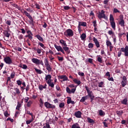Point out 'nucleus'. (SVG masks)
Listing matches in <instances>:
<instances>
[{
    "mask_svg": "<svg viewBox=\"0 0 128 128\" xmlns=\"http://www.w3.org/2000/svg\"><path fill=\"white\" fill-rule=\"evenodd\" d=\"M121 50L118 52V56L120 57L122 56V52H124V56H128V46H126L125 48H120Z\"/></svg>",
    "mask_w": 128,
    "mask_h": 128,
    "instance_id": "f257e3e1",
    "label": "nucleus"
},
{
    "mask_svg": "<svg viewBox=\"0 0 128 128\" xmlns=\"http://www.w3.org/2000/svg\"><path fill=\"white\" fill-rule=\"evenodd\" d=\"M64 34L66 38H72L74 36V31L72 29H67Z\"/></svg>",
    "mask_w": 128,
    "mask_h": 128,
    "instance_id": "f03ea898",
    "label": "nucleus"
},
{
    "mask_svg": "<svg viewBox=\"0 0 128 128\" xmlns=\"http://www.w3.org/2000/svg\"><path fill=\"white\" fill-rule=\"evenodd\" d=\"M110 22L112 28L116 30V22H114V16L112 14L110 16Z\"/></svg>",
    "mask_w": 128,
    "mask_h": 128,
    "instance_id": "7ed1b4c3",
    "label": "nucleus"
},
{
    "mask_svg": "<svg viewBox=\"0 0 128 128\" xmlns=\"http://www.w3.org/2000/svg\"><path fill=\"white\" fill-rule=\"evenodd\" d=\"M32 62H33L34 64H36L37 66H40V64H41V66H44V62H42V60H38L36 58H33L32 59Z\"/></svg>",
    "mask_w": 128,
    "mask_h": 128,
    "instance_id": "20e7f679",
    "label": "nucleus"
},
{
    "mask_svg": "<svg viewBox=\"0 0 128 128\" xmlns=\"http://www.w3.org/2000/svg\"><path fill=\"white\" fill-rule=\"evenodd\" d=\"M120 20H118V24L122 26V28H124V15L120 14L119 16Z\"/></svg>",
    "mask_w": 128,
    "mask_h": 128,
    "instance_id": "39448f33",
    "label": "nucleus"
},
{
    "mask_svg": "<svg viewBox=\"0 0 128 128\" xmlns=\"http://www.w3.org/2000/svg\"><path fill=\"white\" fill-rule=\"evenodd\" d=\"M80 26H86V22H78V28L80 33L82 32V28Z\"/></svg>",
    "mask_w": 128,
    "mask_h": 128,
    "instance_id": "423d86ee",
    "label": "nucleus"
},
{
    "mask_svg": "<svg viewBox=\"0 0 128 128\" xmlns=\"http://www.w3.org/2000/svg\"><path fill=\"white\" fill-rule=\"evenodd\" d=\"M104 10H102L101 12H99L98 14V18L100 19V18H104L105 20L106 18V14H104Z\"/></svg>",
    "mask_w": 128,
    "mask_h": 128,
    "instance_id": "0eeeda50",
    "label": "nucleus"
},
{
    "mask_svg": "<svg viewBox=\"0 0 128 128\" xmlns=\"http://www.w3.org/2000/svg\"><path fill=\"white\" fill-rule=\"evenodd\" d=\"M4 62L8 64H12V58H10V56L4 58Z\"/></svg>",
    "mask_w": 128,
    "mask_h": 128,
    "instance_id": "6e6552de",
    "label": "nucleus"
},
{
    "mask_svg": "<svg viewBox=\"0 0 128 128\" xmlns=\"http://www.w3.org/2000/svg\"><path fill=\"white\" fill-rule=\"evenodd\" d=\"M44 106L46 108H56V106L48 102H46L44 103Z\"/></svg>",
    "mask_w": 128,
    "mask_h": 128,
    "instance_id": "1a4fd4ad",
    "label": "nucleus"
},
{
    "mask_svg": "<svg viewBox=\"0 0 128 128\" xmlns=\"http://www.w3.org/2000/svg\"><path fill=\"white\" fill-rule=\"evenodd\" d=\"M54 48H56V50H57L58 52H62V54H66L64 52V49H62V48L61 47V46H58L56 44H54Z\"/></svg>",
    "mask_w": 128,
    "mask_h": 128,
    "instance_id": "9d476101",
    "label": "nucleus"
},
{
    "mask_svg": "<svg viewBox=\"0 0 128 128\" xmlns=\"http://www.w3.org/2000/svg\"><path fill=\"white\" fill-rule=\"evenodd\" d=\"M58 78L60 80H63L61 82H66V80H68V76L66 75H62L58 76Z\"/></svg>",
    "mask_w": 128,
    "mask_h": 128,
    "instance_id": "9b49d317",
    "label": "nucleus"
},
{
    "mask_svg": "<svg viewBox=\"0 0 128 128\" xmlns=\"http://www.w3.org/2000/svg\"><path fill=\"white\" fill-rule=\"evenodd\" d=\"M82 114L80 110L76 111L74 114V116H76V118H82Z\"/></svg>",
    "mask_w": 128,
    "mask_h": 128,
    "instance_id": "f8f14e48",
    "label": "nucleus"
},
{
    "mask_svg": "<svg viewBox=\"0 0 128 128\" xmlns=\"http://www.w3.org/2000/svg\"><path fill=\"white\" fill-rule=\"evenodd\" d=\"M93 42H94L96 48H98L100 46V42H98V39L95 37L93 38Z\"/></svg>",
    "mask_w": 128,
    "mask_h": 128,
    "instance_id": "ddd939ff",
    "label": "nucleus"
},
{
    "mask_svg": "<svg viewBox=\"0 0 128 128\" xmlns=\"http://www.w3.org/2000/svg\"><path fill=\"white\" fill-rule=\"evenodd\" d=\"M105 76H108V80H110L111 82H114V78H112V77L110 78V73L109 72H108L106 74Z\"/></svg>",
    "mask_w": 128,
    "mask_h": 128,
    "instance_id": "4468645a",
    "label": "nucleus"
},
{
    "mask_svg": "<svg viewBox=\"0 0 128 128\" xmlns=\"http://www.w3.org/2000/svg\"><path fill=\"white\" fill-rule=\"evenodd\" d=\"M46 83L48 84L49 86L52 88H54V82H52V80H48L46 82Z\"/></svg>",
    "mask_w": 128,
    "mask_h": 128,
    "instance_id": "2eb2a0df",
    "label": "nucleus"
},
{
    "mask_svg": "<svg viewBox=\"0 0 128 128\" xmlns=\"http://www.w3.org/2000/svg\"><path fill=\"white\" fill-rule=\"evenodd\" d=\"M59 42L62 44V46H68L66 42L62 39L60 40Z\"/></svg>",
    "mask_w": 128,
    "mask_h": 128,
    "instance_id": "dca6fc26",
    "label": "nucleus"
},
{
    "mask_svg": "<svg viewBox=\"0 0 128 128\" xmlns=\"http://www.w3.org/2000/svg\"><path fill=\"white\" fill-rule=\"evenodd\" d=\"M3 34L6 38H10V31L8 30H4Z\"/></svg>",
    "mask_w": 128,
    "mask_h": 128,
    "instance_id": "f3484780",
    "label": "nucleus"
},
{
    "mask_svg": "<svg viewBox=\"0 0 128 128\" xmlns=\"http://www.w3.org/2000/svg\"><path fill=\"white\" fill-rule=\"evenodd\" d=\"M24 14L26 16H28L29 20H32V16H30V14L26 11H24Z\"/></svg>",
    "mask_w": 128,
    "mask_h": 128,
    "instance_id": "a211bd4d",
    "label": "nucleus"
},
{
    "mask_svg": "<svg viewBox=\"0 0 128 128\" xmlns=\"http://www.w3.org/2000/svg\"><path fill=\"white\" fill-rule=\"evenodd\" d=\"M46 66V70H48V72H50L52 70V68L50 66V64H49V65H47Z\"/></svg>",
    "mask_w": 128,
    "mask_h": 128,
    "instance_id": "6ab92c4d",
    "label": "nucleus"
},
{
    "mask_svg": "<svg viewBox=\"0 0 128 128\" xmlns=\"http://www.w3.org/2000/svg\"><path fill=\"white\" fill-rule=\"evenodd\" d=\"M88 96H83V97H82V98L80 100V102H86V100H88Z\"/></svg>",
    "mask_w": 128,
    "mask_h": 128,
    "instance_id": "aec40b11",
    "label": "nucleus"
},
{
    "mask_svg": "<svg viewBox=\"0 0 128 128\" xmlns=\"http://www.w3.org/2000/svg\"><path fill=\"white\" fill-rule=\"evenodd\" d=\"M80 38L82 40H86V34L84 33H83L80 35Z\"/></svg>",
    "mask_w": 128,
    "mask_h": 128,
    "instance_id": "412c9836",
    "label": "nucleus"
},
{
    "mask_svg": "<svg viewBox=\"0 0 128 128\" xmlns=\"http://www.w3.org/2000/svg\"><path fill=\"white\" fill-rule=\"evenodd\" d=\"M34 70H35V72H36V74H42L44 73L42 70L38 69L36 68H34Z\"/></svg>",
    "mask_w": 128,
    "mask_h": 128,
    "instance_id": "4be33fe9",
    "label": "nucleus"
},
{
    "mask_svg": "<svg viewBox=\"0 0 128 128\" xmlns=\"http://www.w3.org/2000/svg\"><path fill=\"white\" fill-rule=\"evenodd\" d=\"M62 50H64L65 52H68V54H70V51L69 50L70 48H68V46H63Z\"/></svg>",
    "mask_w": 128,
    "mask_h": 128,
    "instance_id": "5701e85b",
    "label": "nucleus"
},
{
    "mask_svg": "<svg viewBox=\"0 0 128 128\" xmlns=\"http://www.w3.org/2000/svg\"><path fill=\"white\" fill-rule=\"evenodd\" d=\"M35 38H36L40 42H44V38H42L40 34L35 36Z\"/></svg>",
    "mask_w": 128,
    "mask_h": 128,
    "instance_id": "b1692460",
    "label": "nucleus"
},
{
    "mask_svg": "<svg viewBox=\"0 0 128 128\" xmlns=\"http://www.w3.org/2000/svg\"><path fill=\"white\" fill-rule=\"evenodd\" d=\"M73 82H74V84H76L78 86H80L82 84L80 80H78L76 78H74L73 80Z\"/></svg>",
    "mask_w": 128,
    "mask_h": 128,
    "instance_id": "393cba45",
    "label": "nucleus"
},
{
    "mask_svg": "<svg viewBox=\"0 0 128 128\" xmlns=\"http://www.w3.org/2000/svg\"><path fill=\"white\" fill-rule=\"evenodd\" d=\"M121 104H122L126 106V104H128V98H124L121 101Z\"/></svg>",
    "mask_w": 128,
    "mask_h": 128,
    "instance_id": "a878e982",
    "label": "nucleus"
},
{
    "mask_svg": "<svg viewBox=\"0 0 128 128\" xmlns=\"http://www.w3.org/2000/svg\"><path fill=\"white\" fill-rule=\"evenodd\" d=\"M87 120L89 124H94V120L90 118V117L87 118Z\"/></svg>",
    "mask_w": 128,
    "mask_h": 128,
    "instance_id": "bb28decb",
    "label": "nucleus"
},
{
    "mask_svg": "<svg viewBox=\"0 0 128 128\" xmlns=\"http://www.w3.org/2000/svg\"><path fill=\"white\" fill-rule=\"evenodd\" d=\"M19 67L23 68V70H26L28 68V66L24 64H20Z\"/></svg>",
    "mask_w": 128,
    "mask_h": 128,
    "instance_id": "cd10ccee",
    "label": "nucleus"
},
{
    "mask_svg": "<svg viewBox=\"0 0 128 128\" xmlns=\"http://www.w3.org/2000/svg\"><path fill=\"white\" fill-rule=\"evenodd\" d=\"M44 64L45 65V66H48L50 64V62H48V58H44Z\"/></svg>",
    "mask_w": 128,
    "mask_h": 128,
    "instance_id": "c85d7f7f",
    "label": "nucleus"
},
{
    "mask_svg": "<svg viewBox=\"0 0 128 128\" xmlns=\"http://www.w3.org/2000/svg\"><path fill=\"white\" fill-rule=\"evenodd\" d=\"M88 96L90 98H94V94L92 92L90 91V93L88 94Z\"/></svg>",
    "mask_w": 128,
    "mask_h": 128,
    "instance_id": "c756f323",
    "label": "nucleus"
},
{
    "mask_svg": "<svg viewBox=\"0 0 128 128\" xmlns=\"http://www.w3.org/2000/svg\"><path fill=\"white\" fill-rule=\"evenodd\" d=\"M52 78V76L50 74H48L46 76V80H50Z\"/></svg>",
    "mask_w": 128,
    "mask_h": 128,
    "instance_id": "7c9ffc66",
    "label": "nucleus"
},
{
    "mask_svg": "<svg viewBox=\"0 0 128 128\" xmlns=\"http://www.w3.org/2000/svg\"><path fill=\"white\" fill-rule=\"evenodd\" d=\"M104 114H104V112L102 110H99V116H104Z\"/></svg>",
    "mask_w": 128,
    "mask_h": 128,
    "instance_id": "2f4dec72",
    "label": "nucleus"
},
{
    "mask_svg": "<svg viewBox=\"0 0 128 128\" xmlns=\"http://www.w3.org/2000/svg\"><path fill=\"white\" fill-rule=\"evenodd\" d=\"M14 90L16 92L15 94H20V89L18 88H15Z\"/></svg>",
    "mask_w": 128,
    "mask_h": 128,
    "instance_id": "473e14b6",
    "label": "nucleus"
},
{
    "mask_svg": "<svg viewBox=\"0 0 128 128\" xmlns=\"http://www.w3.org/2000/svg\"><path fill=\"white\" fill-rule=\"evenodd\" d=\"M13 6H14V8H18V10H22V8H20V7L18 6L16 4H14Z\"/></svg>",
    "mask_w": 128,
    "mask_h": 128,
    "instance_id": "72a5a7b5",
    "label": "nucleus"
},
{
    "mask_svg": "<svg viewBox=\"0 0 128 128\" xmlns=\"http://www.w3.org/2000/svg\"><path fill=\"white\" fill-rule=\"evenodd\" d=\"M106 46H112V42L110 41V40H106Z\"/></svg>",
    "mask_w": 128,
    "mask_h": 128,
    "instance_id": "f704fd0d",
    "label": "nucleus"
},
{
    "mask_svg": "<svg viewBox=\"0 0 128 128\" xmlns=\"http://www.w3.org/2000/svg\"><path fill=\"white\" fill-rule=\"evenodd\" d=\"M113 12L114 14H116L117 12H118V14H120V12L118 10V8H114Z\"/></svg>",
    "mask_w": 128,
    "mask_h": 128,
    "instance_id": "c9c22d12",
    "label": "nucleus"
},
{
    "mask_svg": "<svg viewBox=\"0 0 128 128\" xmlns=\"http://www.w3.org/2000/svg\"><path fill=\"white\" fill-rule=\"evenodd\" d=\"M38 44V46H41L42 48H44V50L46 49V46H44V44L42 43V42H39Z\"/></svg>",
    "mask_w": 128,
    "mask_h": 128,
    "instance_id": "e433bc0d",
    "label": "nucleus"
},
{
    "mask_svg": "<svg viewBox=\"0 0 128 128\" xmlns=\"http://www.w3.org/2000/svg\"><path fill=\"white\" fill-rule=\"evenodd\" d=\"M97 60L100 64H102V58H100V56L98 57L97 58Z\"/></svg>",
    "mask_w": 128,
    "mask_h": 128,
    "instance_id": "4c0bfd02",
    "label": "nucleus"
},
{
    "mask_svg": "<svg viewBox=\"0 0 128 128\" xmlns=\"http://www.w3.org/2000/svg\"><path fill=\"white\" fill-rule=\"evenodd\" d=\"M21 106H22V104H20V102H18L17 106L16 107V110H20V108Z\"/></svg>",
    "mask_w": 128,
    "mask_h": 128,
    "instance_id": "58836bf2",
    "label": "nucleus"
},
{
    "mask_svg": "<svg viewBox=\"0 0 128 128\" xmlns=\"http://www.w3.org/2000/svg\"><path fill=\"white\" fill-rule=\"evenodd\" d=\"M126 82L127 81H122V88H124V86H126Z\"/></svg>",
    "mask_w": 128,
    "mask_h": 128,
    "instance_id": "ea45409f",
    "label": "nucleus"
},
{
    "mask_svg": "<svg viewBox=\"0 0 128 128\" xmlns=\"http://www.w3.org/2000/svg\"><path fill=\"white\" fill-rule=\"evenodd\" d=\"M116 114L118 116H122L124 114V112L122 110L116 111Z\"/></svg>",
    "mask_w": 128,
    "mask_h": 128,
    "instance_id": "a19ab883",
    "label": "nucleus"
},
{
    "mask_svg": "<svg viewBox=\"0 0 128 128\" xmlns=\"http://www.w3.org/2000/svg\"><path fill=\"white\" fill-rule=\"evenodd\" d=\"M68 100H67V104H71L72 102V98L70 97H68Z\"/></svg>",
    "mask_w": 128,
    "mask_h": 128,
    "instance_id": "79ce46f5",
    "label": "nucleus"
},
{
    "mask_svg": "<svg viewBox=\"0 0 128 128\" xmlns=\"http://www.w3.org/2000/svg\"><path fill=\"white\" fill-rule=\"evenodd\" d=\"M64 107V102H61L60 104L59 108H62Z\"/></svg>",
    "mask_w": 128,
    "mask_h": 128,
    "instance_id": "37998d69",
    "label": "nucleus"
},
{
    "mask_svg": "<svg viewBox=\"0 0 128 128\" xmlns=\"http://www.w3.org/2000/svg\"><path fill=\"white\" fill-rule=\"evenodd\" d=\"M4 116H6V118H8L10 116V114H8V111H5L4 112Z\"/></svg>",
    "mask_w": 128,
    "mask_h": 128,
    "instance_id": "c03bdc74",
    "label": "nucleus"
},
{
    "mask_svg": "<svg viewBox=\"0 0 128 128\" xmlns=\"http://www.w3.org/2000/svg\"><path fill=\"white\" fill-rule=\"evenodd\" d=\"M88 48H94V44L92 43H89L88 44Z\"/></svg>",
    "mask_w": 128,
    "mask_h": 128,
    "instance_id": "a18cd8bd",
    "label": "nucleus"
},
{
    "mask_svg": "<svg viewBox=\"0 0 128 128\" xmlns=\"http://www.w3.org/2000/svg\"><path fill=\"white\" fill-rule=\"evenodd\" d=\"M43 128H50V124L46 123V126H44Z\"/></svg>",
    "mask_w": 128,
    "mask_h": 128,
    "instance_id": "49530a36",
    "label": "nucleus"
},
{
    "mask_svg": "<svg viewBox=\"0 0 128 128\" xmlns=\"http://www.w3.org/2000/svg\"><path fill=\"white\" fill-rule=\"evenodd\" d=\"M104 86L103 82H101L98 83V88H102V86Z\"/></svg>",
    "mask_w": 128,
    "mask_h": 128,
    "instance_id": "de8ad7c7",
    "label": "nucleus"
},
{
    "mask_svg": "<svg viewBox=\"0 0 128 128\" xmlns=\"http://www.w3.org/2000/svg\"><path fill=\"white\" fill-rule=\"evenodd\" d=\"M32 101H29L28 102H27V106L28 108H30V106H32Z\"/></svg>",
    "mask_w": 128,
    "mask_h": 128,
    "instance_id": "09e8293b",
    "label": "nucleus"
},
{
    "mask_svg": "<svg viewBox=\"0 0 128 128\" xmlns=\"http://www.w3.org/2000/svg\"><path fill=\"white\" fill-rule=\"evenodd\" d=\"M64 8L65 10H70V7L68 6H64Z\"/></svg>",
    "mask_w": 128,
    "mask_h": 128,
    "instance_id": "8fccbe9b",
    "label": "nucleus"
},
{
    "mask_svg": "<svg viewBox=\"0 0 128 128\" xmlns=\"http://www.w3.org/2000/svg\"><path fill=\"white\" fill-rule=\"evenodd\" d=\"M38 88H39L40 90H43L44 88V86H42V85H40L38 86Z\"/></svg>",
    "mask_w": 128,
    "mask_h": 128,
    "instance_id": "3c124183",
    "label": "nucleus"
},
{
    "mask_svg": "<svg viewBox=\"0 0 128 128\" xmlns=\"http://www.w3.org/2000/svg\"><path fill=\"white\" fill-rule=\"evenodd\" d=\"M70 89L68 87H66V91L68 94H71Z\"/></svg>",
    "mask_w": 128,
    "mask_h": 128,
    "instance_id": "603ef678",
    "label": "nucleus"
},
{
    "mask_svg": "<svg viewBox=\"0 0 128 128\" xmlns=\"http://www.w3.org/2000/svg\"><path fill=\"white\" fill-rule=\"evenodd\" d=\"M16 76V73H14V72H13L11 74H10V78H14V76Z\"/></svg>",
    "mask_w": 128,
    "mask_h": 128,
    "instance_id": "864d4df0",
    "label": "nucleus"
},
{
    "mask_svg": "<svg viewBox=\"0 0 128 128\" xmlns=\"http://www.w3.org/2000/svg\"><path fill=\"white\" fill-rule=\"evenodd\" d=\"M108 34L110 36L114 34V33L112 32V30H110L108 31Z\"/></svg>",
    "mask_w": 128,
    "mask_h": 128,
    "instance_id": "5fc2aeb1",
    "label": "nucleus"
},
{
    "mask_svg": "<svg viewBox=\"0 0 128 128\" xmlns=\"http://www.w3.org/2000/svg\"><path fill=\"white\" fill-rule=\"evenodd\" d=\"M6 24L8 26H10V24H12V21H10V20H8L6 22Z\"/></svg>",
    "mask_w": 128,
    "mask_h": 128,
    "instance_id": "6e6d98bb",
    "label": "nucleus"
},
{
    "mask_svg": "<svg viewBox=\"0 0 128 128\" xmlns=\"http://www.w3.org/2000/svg\"><path fill=\"white\" fill-rule=\"evenodd\" d=\"M18 38H19V40H22L24 39V35L23 34H20L18 36Z\"/></svg>",
    "mask_w": 128,
    "mask_h": 128,
    "instance_id": "4d7b16f0",
    "label": "nucleus"
},
{
    "mask_svg": "<svg viewBox=\"0 0 128 128\" xmlns=\"http://www.w3.org/2000/svg\"><path fill=\"white\" fill-rule=\"evenodd\" d=\"M16 84L18 86H20L22 84V81L20 80H16Z\"/></svg>",
    "mask_w": 128,
    "mask_h": 128,
    "instance_id": "13d9d810",
    "label": "nucleus"
},
{
    "mask_svg": "<svg viewBox=\"0 0 128 128\" xmlns=\"http://www.w3.org/2000/svg\"><path fill=\"white\" fill-rule=\"evenodd\" d=\"M78 74L81 76H84V73L80 72H78Z\"/></svg>",
    "mask_w": 128,
    "mask_h": 128,
    "instance_id": "bf43d9fd",
    "label": "nucleus"
},
{
    "mask_svg": "<svg viewBox=\"0 0 128 128\" xmlns=\"http://www.w3.org/2000/svg\"><path fill=\"white\" fill-rule=\"evenodd\" d=\"M32 122V120H27L26 121V124H30Z\"/></svg>",
    "mask_w": 128,
    "mask_h": 128,
    "instance_id": "052dcab7",
    "label": "nucleus"
},
{
    "mask_svg": "<svg viewBox=\"0 0 128 128\" xmlns=\"http://www.w3.org/2000/svg\"><path fill=\"white\" fill-rule=\"evenodd\" d=\"M30 84H28L26 88V92H28V90H30Z\"/></svg>",
    "mask_w": 128,
    "mask_h": 128,
    "instance_id": "680f3d73",
    "label": "nucleus"
},
{
    "mask_svg": "<svg viewBox=\"0 0 128 128\" xmlns=\"http://www.w3.org/2000/svg\"><path fill=\"white\" fill-rule=\"evenodd\" d=\"M124 34H126V33L124 32H120L118 34V36L119 38H122V36H124Z\"/></svg>",
    "mask_w": 128,
    "mask_h": 128,
    "instance_id": "e2e57ef3",
    "label": "nucleus"
},
{
    "mask_svg": "<svg viewBox=\"0 0 128 128\" xmlns=\"http://www.w3.org/2000/svg\"><path fill=\"white\" fill-rule=\"evenodd\" d=\"M85 88H86L88 94H90V90H88V87L87 86H85Z\"/></svg>",
    "mask_w": 128,
    "mask_h": 128,
    "instance_id": "0e129e2a",
    "label": "nucleus"
},
{
    "mask_svg": "<svg viewBox=\"0 0 128 128\" xmlns=\"http://www.w3.org/2000/svg\"><path fill=\"white\" fill-rule=\"evenodd\" d=\"M93 26H94V28L96 27V26H98V24H96V20H94L93 22Z\"/></svg>",
    "mask_w": 128,
    "mask_h": 128,
    "instance_id": "69168bd1",
    "label": "nucleus"
},
{
    "mask_svg": "<svg viewBox=\"0 0 128 128\" xmlns=\"http://www.w3.org/2000/svg\"><path fill=\"white\" fill-rule=\"evenodd\" d=\"M30 100V98H28V97H26L24 99V102H28V100Z\"/></svg>",
    "mask_w": 128,
    "mask_h": 128,
    "instance_id": "338daca9",
    "label": "nucleus"
},
{
    "mask_svg": "<svg viewBox=\"0 0 128 128\" xmlns=\"http://www.w3.org/2000/svg\"><path fill=\"white\" fill-rule=\"evenodd\" d=\"M56 88L57 90H60V86L58 85H56Z\"/></svg>",
    "mask_w": 128,
    "mask_h": 128,
    "instance_id": "774afa93",
    "label": "nucleus"
}]
</instances>
